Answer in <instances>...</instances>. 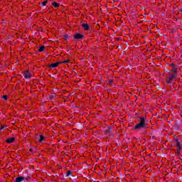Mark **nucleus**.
<instances>
[{"label": "nucleus", "mask_w": 182, "mask_h": 182, "mask_svg": "<svg viewBox=\"0 0 182 182\" xmlns=\"http://www.w3.org/2000/svg\"><path fill=\"white\" fill-rule=\"evenodd\" d=\"M49 68H56L57 66H59V63H52V64H50L49 65Z\"/></svg>", "instance_id": "nucleus-12"}, {"label": "nucleus", "mask_w": 182, "mask_h": 182, "mask_svg": "<svg viewBox=\"0 0 182 182\" xmlns=\"http://www.w3.org/2000/svg\"><path fill=\"white\" fill-rule=\"evenodd\" d=\"M112 130H113V128L108 127L107 128V134H108V136H110V134H112Z\"/></svg>", "instance_id": "nucleus-9"}, {"label": "nucleus", "mask_w": 182, "mask_h": 182, "mask_svg": "<svg viewBox=\"0 0 182 182\" xmlns=\"http://www.w3.org/2000/svg\"><path fill=\"white\" fill-rule=\"evenodd\" d=\"M139 124H141V126H143L144 127H146V129H149L148 126H147V122H146V119L144 117H140L139 118Z\"/></svg>", "instance_id": "nucleus-3"}, {"label": "nucleus", "mask_w": 182, "mask_h": 182, "mask_svg": "<svg viewBox=\"0 0 182 182\" xmlns=\"http://www.w3.org/2000/svg\"><path fill=\"white\" fill-rule=\"evenodd\" d=\"M81 26L83 27L85 31H89L90 29V26H89V24L87 23H82Z\"/></svg>", "instance_id": "nucleus-7"}, {"label": "nucleus", "mask_w": 182, "mask_h": 182, "mask_svg": "<svg viewBox=\"0 0 182 182\" xmlns=\"http://www.w3.org/2000/svg\"><path fill=\"white\" fill-rule=\"evenodd\" d=\"M108 85H113V80H109Z\"/></svg>", "instance_id": "nucleus-21"}, {"label": "nucleus", "mask_w": 182, "mask_h": 182, "mask_svg": "<svg viewBox=\"0 0 182 182\" xmlns=\"http://www.w3.org/2000/svg\"><path fill=\"white\" fill-rule=\"evenodd\" d=\"M38 141L39 143H43V141H45V136L43 135H40Z\"/></svg>", "instance_id": "nucleus-11"}, {"label": "nucleus", "mask_w": 182, "mask_h": 182, "mask_svg": "<svg viewBox=\"0 0 182 182\" xmlns=\"http://www.w3.org/2000/svg\"><path fill=\"white\" fill-rule=\"evenodd\" d=\"M5 127H6V126L1 127V128H0V130H4V129H5Z\"/></svg>", "instance_id": "nucleus-23"}, {"label": "nucleus", "mask_w": 182, "mask_h": 182, "mask_svg": "<svg viewBox=\"0 0 182 182\" xmlns=\"http://www.w3.org/2000/svg\"><path fill=\"white\" fill-rule=\"evenodd\" d=\"M25 181V177L23 176H18L16 178V182H21Z\"/></svg>", "instance_id": "nucleus-8"}, {"label": "nucleus", "mask_w": 182, "mask_h": 182, "mask_svg": "<svg viewBox=\"0 0 182 182\" xmlns=\"http://www.w3.org/2000/svg\"><path fill=\"white\" fill-rule=\"evenodd\" d=\"M63 39L68 41V39H69V36L68 34L64 35Z\"/></svg>", "instance_id": "nucleus-17"}, {"label": "nucleus", "mask_w": 182, "mask_h": 182, "mask_svg": "<svg viewBox=\"0 0 182 182\" xmlns=\"http://www.w3.org/2000/svg\"><path fill=\"white\" fill-rule=\"evenodd\" d=\"M49 99L50 100H53L55 99V95H50Z\"/></svg>", "instance_id": "nucleus-18"}, {"label": "nucleus", "mask_w": 182, "mask_h": 182, "mask_svg": "<svg viewBox=\"0 0 182 182\" xmlns=\"http://www.w3.org/2000/svg\"><path fill=\"white\" fill-rule=\"evenodd\" d=\"M23 76L25 79H31L32 77V75L29 74V71H25L23 73Z\"/></svg>", "instance_id": "nucleus-6"}, {"label": "nucleus", "mask_w": 182, "mask_h": 182, "mask_svg": "<svg viewBox=\"0 0 182 182\" xmlns=\"http://www.w3.org/2000/svg\"><path fill=\"white\" fill-rule=\"evenodd\" d=\"M177 68H172L170 72H168L169 77L166 78V83L170 85L173 79L177 77Z\"/></svg>", "instance_id": "nucleus-1"}, {"label": "nucleus", "mask_w": 182, "mask_h": 182, "mask_svg": "<svg viewBox=\"0 0 182 182\" xmlns=\"http://www.w3.org/2000/svg\"><path fill=\"white\" fill-rule=\"evenodd\" d=\"M180 11L182 12V9H181Z\"/></svg>", "instance_id": "nucleus-27"}, {"label": "nucleus", "mask_w": 182, "mask_h": 182, "mask_svg": "<svg viewBox=\"0 0 182 182\" xmlns=\"http://www.w3.org/2000/svg\"><path fill=\"white\" fill-rule=\"evenodd\" d=\"M134 130H140V129H147V128L140 124L139 123H138L134 126Z\"/></svg>", "instance_id": "nucleus-4"}, {"label": "nucleus", "mask_w": 182, "mask_h": 182, "mask_svg": "<svg viewBox=\"0 0 182 182\" xmlns=\"http://www.w3.org/2000/svg\"><path fill=\"white\" fill-rule=\"evenodd\" d=\"M25 179L28 181H29V177L25 178Z\"/></svg>", "instance_id": "nucleus-25"}, {"label": "nucleus", "mask_w": 182, "mask_h": 182, "mask_svg": "<svg viewBox=\"0 0 182 182\" xmlns=\"http://www.w3.org/2000/svg\"><path fill=\"white\" fill-rule=\"evenodd\" d=\"M83 38H85V36H83L82 34H80L79 33H76L74 36V39H83Z\"/></svg>", "instance_id": "nucleus-5"}, {"label": "nucleus", "mask_w": 182, "mask_h": 182, "mask_svg": "<svg viewBox=\"0 0 182 182\" xmlns=\"http://www.w3.org/2000/svg\"><path fill=\"white\" fill-rule=\"evenodd\" d=\"M169 66H171V68H173V69H174V68H176V64L171 63V64H169Z\"/></svg>", "instance_id": "nucleus-19"}, {"label": "nucleus", "mask_w": 182, "mask_h": 182, "mask_svg": "<svg viewBox=\"0 0 182 182\" xmlns=\"http://www.w3.org/2000/svg\"><path fill=\"white\" fill-rule=\"evenodd\" d=\"M52 5L55 7V8H58L59 7V4H58L57 2H53L52 4Z\"/></svg>", "instance_id": "nucleus-16"}, {"label": "nucleus", "mask_w": 182, "mask_h": 182, "mask_svg": "<svg viewBox=\"0 0 182 182\" xmlns=\"http://www.w3.org/2000/svg\"><path fill=\"white\" fill-rule=\"evenodd\" d=\"M69 60H70L68 59V60H65L63 61V63H68Z\"/></svg>", "instance_id": "nucleus-22"}, {"label": "nucleus", "mask_w": 182, "mask_h": 182, "mask_svg": "<svg viewBox=\"0 0 182 182\" xmlns=\"http://www.w3.org/2000/svg\"><path fill=\"white\" fill-rule=\"evenodd\" d=\"M48 4V1H43L41 3H39V4L42 5L43 6H46V4Z\"/></svg>", "instance_id": "nucleus-15"}, {"label": "nucleus", "mask_w": 182, "mask_h": 182, "mask_svg": "<svg viewBox=\"0 0 182 182\" xmlns=\"http://www.w3.org/2000/svg\"><path fill=\"white\" fill-rule=\"evenodd\" d=\"M117 41H119V38H117Z\"/></svg>", "instance_id": "nucleus-28"}, {"label": "nucleus", "mask_w": 182, "mask_h": 182, "mask_svg": "<svg viewBox=\"0 0 182 182\" xmlns=\"http://www.w3.org/2000/svg\"><path fill=\"white\" fill-rule=\"evenodd\" d=\"M57 63H59V65L62 64V63H64L63 61H58L57 62Z\"/></svg>", "instance_id": "nucleus-24"}, {"label": "nucleus", "mask_w": 182, "mask_h": 182, "mask_svg": "<svg viewBox=\"0 0 182 182\" xmlns=\"http://www.w3.org/2000/svg\"><path fill=\"white\" fill-rule=\"evenodd\" d=\"M45 50V46H41L39 48H38V52H43Z\"/></svg>", "instance_id": "nucleus-13"}, {"label": "nucleus", "mask_w": 182, "mask_h": 182, "mask_svg": "<svg viewBox=\"0 0 182 182\" xmlns=\"http://www.w3.org/2000/svg\"><path fill=\"white\" fill-rule=\"evenodd\" d=\"M30 151H31V153H33V149H30Z\"/></svg>", "instance_id": "nucleus-26"}, {"label": "nucleus", "mask_w": 182, "mask_h": 182, "mask_svg": "<svg viewBox=\"0 0 182 182\" xmlns=\"http://www.w3.org/2000/svg\"><path fill=\"white\" fill-rule=\"evenodd\" d=\"M66 177H70L72 176V171H68L65 173Z\"/></svg>", "instance_id": "nucleus-14"}, {"label": "nucleus", "mask_w": 182, "mask_h": 182, "mask_svg": "<svg viewBox=\"0 0 182 182\" xmlns=\"http://www.w3.org/2000/svg\"><path fill=\"white\" fill-rule=\"evenodd\" d=\"M2 99L4 100H8V95H3Z\"/></svg>", "instance_id": "nucleus-20"}, {"label": "nucleus", "mask_w": 182, "mask_h": 182, "mask_svg": "<svg viewBox=\"0 0 182 182\" xmlns=\"http://www.w3.org/2000/svg\"><path fill=\"white\" fill-rule=\"evenodd\" d=\"M177 146V152H176V156H179L180 151H181L182 146L181 142L178 141V139L175 140Z\"/></svg>", "instance_id": "nucleus-2"}, {"label": "nucleus", "mask_w": 182, "mask_h": 182, "mask_svg": "<svg viewBox=\"0 0 182 182\" xmlns=\"http://www.w3.org/2000/svg\"><path fill=\"white\" fill-rule=\"evenodd\" d=\"M6 143L11 144V143H14V141H15V138L14 137H11V138H9L8 139H6Z\"/></svg>", "instance_id": "nucleus-10"}]
</instances>
